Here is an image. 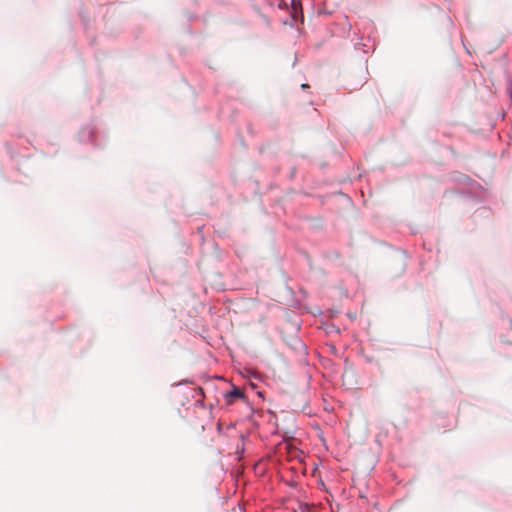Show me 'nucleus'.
Listing matches in <instances>:
<instances>
[{"instance_id":"obj_2","label":"nucleus","mask_w":512,"mask_h":512,"mask_svg":"<svg viewBox=\"0 0 512 512\" xmlns=\"http://www.w3.org/2000/svg\"><path fill=\"white\" fill-rule=\"evenodd\" d=\"M301 87H302V88H306V87H308V85H307V84H302V86H301Z\"/></svg>"},{"instance_id":"obj_1","label":"nucleus","mask_w":512,"mask_h":512,"mask_svg":"<svg viewBox=\"0 0 512 512\" xmlns=\"http://www.w3.org/2000/svg\"><path fill=\"white\" fill-rule=\"evenodd\" d=\"M228 396L242 398L244 394L238 388H234L228 393Z\"/></svg>"}]
</instances>
